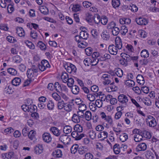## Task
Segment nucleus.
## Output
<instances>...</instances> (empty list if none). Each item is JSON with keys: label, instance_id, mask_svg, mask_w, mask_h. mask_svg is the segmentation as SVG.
<instances>
[{"label": "nucleus", "instance_id": "nucleus-1", "mask_svg": "<svg viewBox=\"0 0 159 159\" xmlns=\"http://www.w3.org/2000/svg\"><path fill=\"white\" fill-rule=\"evenodd\" d=\"M147 124L150 127H154L157 125V122L155 119L152 116H149L146 119Z\"/></svg>", "mask_w": 159, "mask_h": 159}, {"label": "nucleus", "instance_id": "nucleus-2", "mask_svg": "<svg viewBox=\"0 0 159 159\" xmlns=\"http://www.w3.org/2000/svg\"><path fill=\"white\" fill-rule=\"evenodd\" d=\"M101 78L102 80V83L104 85H108L111 83L112 78L110 75L107 74H103Z\"/></svg>", "mask_w": 159, "mask_h": 159}, {"label": "nucleus", "instance_id": "nucleus-3", "mask_svg": "<svg viewBox=\"0 0 159 159\" xmlns=\"http://www.w3.org/2000/svg\"><path fill=\"white\" fill-rule=\"evenodd\" d=\"M64 67L67 71L70 73L72 72L75 73L76 72V67L74 65L71 63L65 65Z\"/></svg>", "mask_w": 159, "mask_h": 159}, {"label": "nucleus", "instance_id": "nucleus-4", "mask_svg": "<svg viewBox=\"0 0 159 159\" xmlns=\"http://www.w3.org/2000/svg\"><path fill=\"white\" fill-rule=\"evenodd\" d=\"M59 140L65 144H67L70 143L71 139L70 137L65 134L61 135L59 138Z\"/></svg>", "mask_w": 159, "mask_h": 159}, {"label": "nucleus", "instance_id": "nucleus-5", "mask_svg": "<svg viewBox=\"0 0 159 159\" xmlns=\"http://www.w3.org/2000/svg\"><path fill=\"white\" fill-rule=\"evenodd\" d=\"M49 130L53 135L56 137L60 136L61 134V130L55 126L51 127L49 129Z\"/></svg>", "mask_w": 159, "mask_h": 159}, {"label": "nucleus", "instance_id": "nucleus-6", "mask_svg": "<svg viewBox=\"0 0 159 159\" xmlns=\"http://www.w3.org/2000/svg\"><path fill=\"white\" fill-rule=\"evenodd\" d=\"M118 48L113 44L110 45L108 48L109 52L112 55H116L118 52Z\"/></svg>", "mask_w": 159, "mask_h": 159}, {"label": "nucleus", "instance_id": "nucleus-7", "mask_svg": "<svg viewBox=\"0 0 159 159\" xmlns=\"http://www.w3.org/2000/svg\"><path fill=\"white\" fill-rule=\"evenodd\" d=\"M118 101L122 104H126L128 101L127 97L124 94L120 95L118 97Z\"/></svg>", "mask_w": 159, "mask_h": 159}, {"label": "nucleus", "instance_id": "nucleus-8", "mask_svg": "<svg viewBox=\"0 0 159 159\" xmlns=\"http://www.w3.org/2000/svg\"><path fill=\"white\" fill-rule=\"evenodd\" d=\"M42 138L43 141L48 143L51 142L52 138L50 134L48 132H45L43 134Z\"/></svg>", "mask_w": 159, "mask_h": 159}, {"label": "nucleus", "instance_id": "nucleus-9", "mask_svg": "<svg viewBox=\"0 0 159 159\" xmlns=\"http://www.w3.org/2000/svg\"><path fill=\"white\" fill-rule=\"evenodd\" d=\"M136 21L140 25H146L148 23V20L146 19L141 17L136 19Z\"/></svg>", "mask_w": 159, "mask_h": 159}, {"label": "nucleus", "instance_id": "nucleus-10", "mask_svg": "<svg viewBox=\"0 0 159 159\" xmlns=\"http://www.w3.org/2000/svg\"><path fill=\"white\" fill-rule=\"evenodd\" d=\"M147 148V146L145 143H141L137 145L136 149L137 151H144Z\"/></svg>", "mask_w": 159, "mask_h": 159}, {"label": "nucleus", "instance_id": "nucleus-11", "mask_svg": "<svg viewBox=\"0 0 159 159\" xmlns=\"http://www.w3.org/2000/svg\"><path fill=\"white\" fill-rule=\"evenodd\" d=\"M43 150V147L42 145L38 144L34 147V152L36 154H39L41 153Z\"/></svg>", "mask_w": 159, "mask_h": 159}, {"label": "nucleus", "instance_id": "nucleus-12", "mask_svg": "<svg viewBox=\"0 0 159 159\" xmlns=\"http://www.w3.org/2000/svg\"><path fill=\"white\" fill-rule=\"evenodd\" d=\"M81 115H77L76 114H74L72 117V120L75 123H80V121Z\"/></svg>", "mask_w": 159, "mask_h": 159}, {"label": "nucleus", "instance_id": "nucleus-13", "mask_svg": "<svg viewBox=\"0 0 159 159\" xmlns=\"http://www.w3.org/2000/svg\"><path fill=\"white\" fill-rule=\"evenodd\" d=\"M116 46L119 49H120L122 47V43L120 38L118 37H116L115 39Z\"/></svg>", "mask_w": 159, "mask_h": 159}, {"label": "nucleus", "instance_id": "nucleus-14", "mask_svg": "<svg viewBox=\"0 0 159 159\" xmlns=\"http://www.w3.org/2000/svg\"><path fill=\"white\" fill-rule=\"evenodd\" d=\"M52 155L55 157H61L62 155V154L61 150L57 149L53 152Z\"/></svg>", "mask_w": 159, "mask_h": 159}, {"label": "nucleus", "instance_id": "nucleus-15", "mask_svg": "<svg viewBox=\"0 0 159 159\" xmlns=\"http://www.w3.org/2000/svg\"><path fill=\"white\" fill-rule=\"evenodd\" d=\"M108 135V133L105 131L101 132L99 133L98 135V139L101 138V140H104L105 139L107 138Z\"/></svg>", "mask_w": 159, "mask_h": 159}, {"label": "nucleus", "instance_id": "nucleus-16", "mask_svg": "<svg viewBox=\"0 0 159 159\" xmlns=\"http://www.w3.org/2000/svg\"><path fill=\"white\" fill-rule=\"evenodd\" d=\"M70 88H71V91L75 95L78 94L80 92V88L76 85H73Z\"/></svg>", "mask_w": 159, "mask_h": 159}, {"label": "nucleus", "instance_id": "nucleus-17", "mask_svg": "<svg viewBox=\"0 0 159 159\" xmlns=\"http://www.w3.org/2000/svg\"><path fill=\"white\" fill-rule=\"evenodd\" d=\"M113 73L116 74L118 77H121L123 75V71L120 68H116L114 70Z\"/></svg>", "mask_w": 159, "mask_h": 159}, {"label": "nucleus", "instance_id": "nucleus-18", "mask_svg": "<svg viewBox=\"0 0 159 159\" xmlns=\"http://www.w3.org/2000/svg\"><path fill=\"white\" fill-rule=\"evenodd\" d=\"M101 35L102 39L104 40L107 41L109 39L110 34L106 31H103Z\"/></svg>", "mask_w": 159, "mask_h": 159}, {"label": "nucleus", "instance_id": "nucleus-19", "mask_svg": "<svg viewBox=\"0 0 159 159\" xmlns=\"http://www.w3.org/2000/svg\"><path fill=\"white\" fill-rule=\"evenodd\" d=\"M16 33L19 36L22 37L25 36V31L22 28L17 27L16 29Z\"/></svg>", "mask_w": 159, "mask_h": 159}, {"label": "nucleus", "instance_id": "nucleus-20", "mask_svg": "<svg viewBox=\"0 0 159 159\" xmlns=\"http://www.w3.org/2000/svg\"><path fill=\"white\" fill-rule=\"evenodd\" d=\"M98 93H94L93 94L90 93L87 95L88 99L90 101H93L95 99V97L97 98V96L98 95Z\"/></svg>", "mask_w": 159, "mask_h": 159}, {"label": "nucleus", "instance_id": "nucleus-21", "mask_svg": "<svg viewBox=\"0 0 159 159\" xmlns=\"http://www.w3.org/2000/svg\"><path fill=\"white\" fill-rule=\"evenodd\" d=\"M80 35L82 40H86L89 38L88 33L84 31H81L80 33Z\"/></svg>", "mask_w": 159, "mask_h": 159}, {"label": "nucleus", "instance_id": "nucleus-22", "mask_svg": "<svg viewBox=\"0 0 159 159\" xmlns=\"http://www.w3.org/2000/svg\"><path fill=\"white\" fill-rule=\"evenodd\" d=\"M137 82L140 85H143L144 83V79L142 75H139L136 77Z\"/></svg>", "mask_w": 159, "mask_h": 159}, {"label": "nucleus", "instance_id": "nucleus-23", "mask_svg": "<svg viewBox=\"0 0 159 159\" xmlns=\"http://www.w3.org/2000/svg\"><path fill=\"white\" fill-rule=\"evenodd\" d=\"M69 78L68 75L67 73L65 72H62L61 75V79L63 83H66L67 81H68Z\"/></svg>", "mask_w": 159, "mask_h": 159}, {"label": "nucleus", "instance_id": "nucleus-24", "mask_svg": "<svg viewBox=\"0 0 159 159\" xmlns=\"http://www.w3.org/2000/svg\"><path fill=\"white\" fill-rule=\"evenodd\" d=\"M21 80L18 77L14 78L12 81L11 82L13 85L17 86L19 85L21 82Z\"/></svg>", "mask_w": 159, "mask_h": 159}, {"label": "nucleus", "instance_id": "nucleus-25", "mask_svg": "<svg viewBox=\"0 0 159 159\" xmlns=\"http://www.w3.org/2000/svg\"><path fill=\"white\" fill-rule=\"evenodd\" d=\"M75 103L78 105H79V110L80 111H84L86 109V106L84 104H82L81 102L80 103H78V102L76 101Z\"/></svg>", "mask_w": 159, "mask_h": 159}, {"label": "nucleus", "instance_id": "nucleus-26", "mask_svg": "<svg viewBox=\"0 0 159 159\" xmlns=\"http://www.w3.org/2000/svg\"><path fill=\"white\" fill-rule=\"evenodd\" d=\"M88 149L86 147L82 146L79 148L78 150V152L81 155H83L86 153L87 152Z\"/></svg>", "mask_w": 159, "mask_h": 159}, {"label": "nucleus", "instance_id": "nucleus-27", "mask_svg": "<svg viewBox=\"0 0 159 159\" xmlns=\"http://www.w3.org/2000/svg\"><path fill=\"white\" fill-rule=\"evenodd\" d=\"M36 134V132L35 130H32L29 132L28 137L30 139L32 140L35 139Z\"/></svg>", "mask_w": 159, "mask_h": 159}, {"label": "nucleus", "instance_id": "nucleus-28", "mask_svg": "<svg viewBox=\"0 0 159 159\" xmlns=\"http://www.w3.org/2000/svg\"><path fill=\"white\" fill-rule=\"evenodd\" d=\"M63 132L66 134H68L70 133L72 130V128L69 125H66L63 128Z\"/></svg>", "mask_w": 159, "mask_h": 159}, {"label": "nucleus", "instance_id": "nucleus-29", "mask_svg": "<svg viewBox=\"0 0 159 159\" xmlns=\"http://www.w3.org/2000/svg\"><path fill=\"white\" fill-rule=\"evenodd\" d=\"M79 148V145L78 144H75L73 145L70 148L71 153L74 154H75L77 151H78Z\"/></svg>", "mask_w": 159, "mask_h": 159}, {"label": "nucleus", "instance_id": "nucleus-30", "mask_svg": "<svg viewBox=\"0 0 159 159\" xmlns=\"http://www.w3.org/2000/svg\"><path fill=\"white\" fill-rule=\"evenodd\" d=\"M73 106V104H71L70 103H66L64 109L66 111H70L72 110Z\"/></svg>", "mask_w": 159, "mask_h": 159}, {"label": "nucleus", "instance_id": "nucleus-31", "mask_svg": "<svg viewBox=\"0 0 159 159\" xmlns=\"http://www.w3.org/2000/svg\"><path fill=\"white\" fill-rule=\"evenodd\" d=\"M41 64L46 69L47 68H49L50 67V65L48 61L46 60H42L41 62Z\"/></svg>", "mask_w": 159, "mask_h": 159}, {"label": "nucleus", "instance_id": "nucleus-32", "mask_svg": "<svg viewBox=\"0 0 159 159\" xmlns=\"http://www.w3.org/2000/svg\"><path fill=\"white\" fill-rule=\"evenodd\" d=\"M143 136L139 134H135L134 136V140L136 142H139L143 139Z\"/></svg>", "mask_w": 159, "mask_h": 159}, {"label": "nucleus", "instance_id": "nucleus-33", "mask_svg": "<svg viewBox=\"0 0 159 159\" xmlns=\"http://www.w3.org/2000/svg\"><path fill=\"white\" fill-rule=\"evenodd\" d=\"M65 105V104L64 103V101L62 100L58 102L57 104V107L59 109L61 110L63 108L64 109Z\"/></svg>", "mask_w": 159, "mask_h": 159}, {"label": "nucleus", "instance_id": "nucleus-34", "mask_svg": "<svg viewBox=\"0 0 159 159\" xmlns=\"http://www.w3.org/2000/svg\"><path fill=\"white\" fill-rule=\"evenodd\" d=\"M141 56L144 58H147L149 56V53L148 51L146 49L143 50L141 52Z\"/></svg>", "mask_w": 159, "mask_h": 159}, {"label": "nucleus", "instance_id": "nucleus-35", "mask_svg": "<svg viewBox=\"0 0 159 159\" xmlns=\"http://www.w3.org/2000/svg\"><path fill=\"white\" fill-rule=\"evenodd\" d=\"M128 138V135L125 133H122L120 136V140L122 142H124L126 141Z\"/></svg>", "mask_w": 159, "mask_h": 159}, {"label": "nucleus", "instance_id": "nucleus-36", "mask_svg": "<svg viewBox=\"0 0 159 159\" xmlns=\"http://www.w3.org/2000/svg\"><path fill=\"white\" fill-rule=\"evenodd\" d=\"M111 3L113 7L115 8L120 6V0H112Z\"/></svg>", "mask_w": 159, "mask_h": 159}, {"label": "nucleus", "instance_id": "nucleus-37", "mask_svg": "<svg viewBox=\"0 0 159 159\" xmlns=\"http://www.w3.org/2000/svg\"><path fill=\"white\" fill-rule=\"evenodd\" d=\"M4 91L7 94H10L13 92V89L10 86L5 88Z\"/></svg>", "mask_w": 159, "mask_h": 159}, {"label": "nucleus", "instance_id": "nucleus-38", "mask_svg": "<svg viewBox=\"0 0 159 159\" xmlns=\"http://www.w3.org/2000/svg\"><path fill=\"white\" fill-rule=\"evenodd\" d=\"M142 101L144 104L148 106H149L151 105V102L148 98L145 97L142 99Z\"/></svg>", "mask_w": 159, "mask_h": 159}, {"label": "nucleus", "instance_id": "nucleus-39", "mask_svg": "<svg viewBox=\"0 0 159 159\" xmlns=\"http://www.w3.org/2000/svg\"><path fill=\"white\" fill-rule=\"evenodd\" d=\"M114 152L116 154H117L120 152V149L119 144L116 143L114 145L113 147Z\"/></svg>", "mask_w": 159, "mask_h": 159}, {"label": "nucleus", "instance_id": "nucleus-40", "mask_svg": "<svg viewBox=\"0 0 159 159\" xmlns=\"http://www.w3.org/2000/svg\"><path fill=\"white\" fill-rule=\"evenodd\" d=\"M74 129L75 130L79 133H81L83 131V127L79 124L75 125L74 127Z\"/></svg>", "mask_w": 159, "mask_h": 159}, {"label": "nucleus", "instance_id": "nucleus-41", "mask_svg": "<svg viewBox=\"0 0 159 159\" xmlns=\"http://www.w3.org/2000/svg\"><path fill=\"white\" fill-rule=\"evenodd\" d=\"M98 95L97 96V98L99 97V100H100L102 102L105 101L106 95L103 93H102V92H99L98 93Z\"/></svg>", "mask_w": 159, "mask_h": 159}, {"label": "nucleus", "instance_id": "nucleus-42", "mask_svg": "<svg viewBox=\"0 0 159 159\" xmlns=\"http://www.w3.org/2000/svg\"><path fill=\"white\" fill-rule=\"evenodd\" d=\"M47 106L48 110H53L54 107V104L52 100L49 101L47 104Z\"/></svg>", "mask_w": 159, "mask_h": 159}, {"label": "nucleus", "instance_id": "nucleus-43", "mask_svg": "<svg viewBox=\"0 0 159 159\" xmlns=\"http://www.w3.org/2000/svg\"><path fill=\"white\" fill-rule=\"evenodd\" d=\"M39 10L41 13L44 15L47 14L48 13V9L46 7L41 6L40 7Z\"/></svg>", "mask_w": 159, "mask_h": 159}, {"label": "nucleus", "instance_id": "nucleus-44", "mask_svg": "<svg viewBox=\"0 0 159 159\" xmlns=\"http://www.w3.org/2000/svg\"><path fill=\"white\" fill-rule=\"evenodd\" d=\"M145 156L148 159H153L154 157V154L149 151H146Z\"/></svg>", "mask_w": 159, "mask_h": 159}, {"label": "nucleus", "instance_id": "nucleus-45", "mask_svg": "<svg viewBox=\"0 0 159 159\" xmlns=\"http://www.w3.org/2000/svg\"><path fill=\"white\" fill-rule=\"evenodd\" d=\"M27 75L28 78L31 79L34 76V72L32 69H29L27 71Z\"/></svg>", "mask_w": 159, "mask_h": 159}, {"label": "nucleus", "instance_id": "nucleus-46", "mask_svg": "<svg viewBox=\"0 0 159 159\" xmlns=\"http://www.w3.org/2000/svg\"><path fill=\"white\" fill-rule=\"evenodd\" d=\"M84 115V116H85L86 120L88 121H89L91 119L92 115L90 111H87L85 112Z\"/></svg>", "mask_w": 159, "mask_h": 159}, {"label": "nucleus", "instance_id": "nucleus-47", "mask_svg": "<svg viewBox=\"0 0 159 159\" xmlns=\"http://www.w3.org/2000/svg\"><path fill=\"white\" fill-rule=\"evenodd\" d=\"M81 7L79 4H75L73 6L72 10L74 12H77L80 10Z\"/></svg>", "mask_w": 159, "mask_h": 159}, {"label": "nucleus", "instance_id": "nucleus-48", "mask_svg": "<svg viewBox=\"0 0 159 159\" xmlns=\"http://www.w3.org/2000/svg\"><path fill=\"white\" fill-rule=\"evenodd\" d=\"M7 72L12 75H16L17 74V71L15 69L10 68L7 69Z\"/></svg>", "mask_w": 159, "mask_h": 159}, {"label": "nucleus", "instance_id": "nucleus-49", "mask_svg": "<svg viewBox=\"0 0 159 159\" xmlns=\"http://www.w3.org/2000/svg\"><path fill=\"white\" fill-rule=\"evenodd\" d=\"M120 30L119 28L115 27L112 30L111 32L112 34L114 36H117L119 34Z\"/></svg>", "mask_w": 159, "mask_h": 159}, {"label": "nucleus", "instance_id": "nucleus-50", "mask_svg": "<svg viewBox=\"0 0 159 159\" xmlns=\"http://www.w3.org/2000/svg\"><path fill=\"white\" fill-rule=\"evenodd\" d=\"M121 57L125 59L128 61H129L131 60V57L129 55L125 53H121L120 54Z\"/></svg>", "mask_w": 159, "mask_h": 159}, {"label": "nucleus", "instance_id": "nucleus-51", "mask_svg": "<svg viewBox=\"0 0 159 159\" xmlns=\"http://www.w3.org/2000/svg\"><path fill=\"white\" fill-rule=\"evenodd\" d=\"M52 95L53 98L57 101H59L61 99L60 95H59L57 93H53Z\"/></svg>", "mask_w": 159, "mask_h": 159}, {"label": "nucleus", "instance_id": "nucleus-52", "mask_svg": "<svg viewBox=\"0 0 159 159\" xmlns=\"http://www.w3.org/2000/svg\"><path fill=\"white\" fill-rule=\"evenodd\" d=\"M116 24L113 21H111L107 25V28L108 30H112L116 26Z\"/></svg>", "mask_w": 159, "mask_h": 159}, {"label": "nucleus", "instance_id": "nucleus-53", "mask_svg": "<svg viewBox=\"0 0 159 159\" xmlns=\"http://www.w3.org/2000/svg\"><path fill=\"white\" fill-rule=\"evenodd\" d=\"M38 46L40 49L42 50H45L46 48L45 45L41 41L39 42Z\"/></svg>", "mask_w": 159, "mask_h": 159}, {"label": "nucleus", "instance_id": "nucleus-54", "mask_svg": "<svg viewBox=\"0 0 159 159\" xmlns=\"http://www.w3.org/2000/svg\"><path fill=\"white\" fill-rule=\"evenodd\" d=\"M61 98V97L63 99L66 101H67L69 99V98L68 95L66 94L65 93L62 92H59Z\"/></svg>", "mask_w": 159, "mask_h": 159}, {"label": "nucleus", "instance_id": "nucleus-55", "mask_svg": "<svg viewBox=\"0 0 159 159\" xmlns=\"http://www.w3.org/2000/svg\"><path fill=\"white\" fill-rule=\"evenodd\" d=\"M101 19L100 16L98 14H97L94 18V21L95 24H98L100 22Z\"/></svg>", "mask_w": 159, "mask_h": 159}, {"label": "nucleus", "instance_id": "nucleus-56", "mask_svg": "<svg viewBox=\"0 0 159 159\" xmlns=\"http://www.w3.org/2000/svg\"><path fill=\"white\" fill-rule=\"evenodd\" d=\"M120 31L122 34L124 35H125L128 32L127 29L125 25H122L121 26Z\"/></svg>", "mask_w": 159, "mask_h": 159}, {"label": "nucleus", "instance_id": "nucleus-57", "mask_svg": "<svg viewBox=\"0 0 159 159\" xmlns=\"http://www.w3.org/2000/svg\"><path fill=\"white\" fill-rule=\"evenodd\" d=\"M108 19L106 16H102L100 20V22L102 24L105 25L107 23Z\"/></svg>", "mask_w": 159, "mask_h": 159}, {"label": "nucleus", "instance_id": "nucleus-58", "mask_svg": "<svg viewBox=\"0 0 159 159\" xmlns=\"http://www.w3.org/2000/svg\"><path fill=\"white\" fill-rule=\"evenodd\" d=\"M67 85L68 87H70L73 86L74 83V79L72 78H69L68 81H67Z\"/></svg>", "mask_w": 159, "mask_h": 159}, {"label": "nucleus", "instance_id": "nucleus-59", "mask_svg": "<svg viewBox=\"0 0 159 159\" xmlns=\"http://www.w3.org/2000/svg\"><path fill=\"white\" fill-rule=\"evenodd\" d=\"M7 39L8 42L11 43H14L16 42V39L14 37L11 36H7Z\"/></svg>", "mask_w": 159, "mask_h": 159}, {"label": "nucleus", "instance_id": "nucleus-60", "mask_svg": "<svg viewBox=\"0 0 159 159\" xmlns=\"http://www.w3.org/2000/svg\"><path fill=\"white\" fill-rule=\"evenodd\" d=\"M14 8L12 5L9 4L8 5L7 10L8 12L9 13H11L14 11Z\"/></svg>", "mask_w": 159, "mask_h": 159}, {"label": "nucleus", "instance_id": "nucleus-61", "mask_svg": "<svg viewBox=\"0 0 159 159\" xmlns=\"http://www.w3.org/2000/svg\"><path fill=\"white\" fill-rule=\"evenodd\" d=\"M54 89L55 88L56 91L59 93V91L61 89V86L59 84V83L58 82L55 83L54 85Z\"/></svg>", "mask_w": 159, "mask_h": 159}, {"label": "nucleus", "instance_id": "nucleus-62", "mask_svg": "<svg viewBox=\"0 0 159 159\" xmlns=\"http://www.w3.org/2000/svg\"><path fill=\"white\" fill-rule=\"evenodd\" d=\"M85 52L87 55L90 56L92 53L93 49L90 47H88L85 49Z\"/></svg>", "mask_w": 159, "mask_h": 159}, {"label": "nucleus", "instance_id": "nucleus-63", "mask_svg": "<svg viewBox=\"0 0 159 159\" xmlns=\"http://www.w3.org/2000/svg\"><path fill=\"white\" fill-rule=\"evenodd\" d=\"M126 84L130 87H133L135 85V82L134 81L130 80H126Z\"/></svg>", "mask_w": 159, "mask_h": 159}, {"label": "nucleus", "instance_id": "nucleus-64", "mask_svg": "<svg viewBox=\"0 0 159 159\" xmlns=\"http://www.w3.org/2000/svg\"><path fill=\"white\" fill-rule=\"evenodd\" d=\"M85 159H93V155L90 152H87L84 155Z\"/></svg>", "mask_w": 159, "mask_h": 159}]
</instances>
